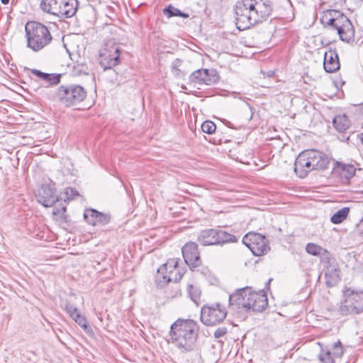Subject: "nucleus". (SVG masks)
Here are the masks:
<instances>
[{
    "mask_svg": "<svg viewBox=\"0 0 363 363\" xmlns=\"http://www.w3.org/2000/svg\"><path fill=\"white\" fill-rule=\"evenodd\" d=\"M32 145H33V143H30V140H28L26 143L24 141V146Z\"/></svg>",
    "mask_w": 363,
    "mask_h": 363,
    "instance_id": "a19ab883",
    "label": "nucleus"
},
{
    "mask_svg": "<svg viewBox=\"0 0 363 363\" xmlns=\"http://www.w3.org/2000/svg\"><path fill=\"white\" fill-rule=\"evenodd\" d=\"M334 29L337 30L341 40L350 43L353 40L354 30L350 19L339 11L336 12Z\"/></svg>",
    "mask_w": 363,
    "mask_h": 363,
    "instance_id": "f8f14e48",
    "label": "nucleus"
},
{
    "mask_svg": "<svg viewBox=\"0 0 363 363\" xmlns=\"http://www.w3.org/2000/svg\"><path fill=\"white\" fill-rule=\"evenodd\" d=\"M24 71L32 73L39 79H41L45 82L50 85L57 84L60 81V74L45 73L38 69H30L26 67H24Z\"/></svg>",
    "mask_w": 363,
    "mask_h": 363,
    "instance_id": "aec40b11",
    "label": "nucleus"
},
{
    "mask_svg": "<svg viewBox=\"0 0 363 363\" xmlns=\"http://www.w3.org/2000/svg\"><path fill=\"white\" fill-rule=\"evenodd\" d=\"M336 169L339 171L340 177L345 179L344 182H348L354 176L356 172V168L352 164L340 162H336Z\"/></svg>",
    "mask_w": 363,
    "mask_h": 363,
    "instance_id": "4be33fe9",
    "label": "nucleus"
},
{
    "mask_svg": "<svg viewBox=\"0 0 363 363\" xmlns=\"http://www.w3.org/2000/svg\"><path fill=\"white\" fill-rule=\"evenodd\" d=\"M76 323L79 324L82 328H83L84 330H86L89 328L88 321L86 318L79 314V313L76 315V316L73 318Z\"/></svg>",
    "mask_w": 363,
    "mask_h": 363,
    "instance_id": "f704fd0d",
    "label": "nucleus"
},
{
    "mask_svg": "<svg viewBox=\"0 0 363 363\" xmlns=\"http://www.w3.org/2000/svg\"><path fill=\"white\" fill-rule=\"evenodd\" d=\"M120 55V46L114 39H108L106 40L99 53V64L104 70L112 69L119 63Z\"/></svg>",
    "mask_w": 363,
    "mask_h": 363,
    "instance_id": "6e6552de",
    "label": "nucleus"
},
{
    "mask_svg": "<svg viewBox=\"0 0 363 363\" xmlns=\"http://www.w3.org/2000/svg\"><path fill=\"white\" fill-rule=\"evenodd\" d=\"M330 163L328 157L323 152L311 149L301 152L294 162V172L304 178L312 170H323Z\"/></svg>",
    "mask_w": 363,
    "mask_h": 363,
    "instance_id": "20e7f679",
    "label": "nucleus"
},
{
    "mask_svg": "<svg viewBox=\"0 0 363 363\" xmlns=\"http://www.w3.org/2000/svg\"><path fill=\"white\" fill-rule=\"evenodd\" d=\"M268 305L264 291L255 292L251 287L238 289L229 296V306L237 312H261Z\"/></svg>",
    "mask_w": 363,
    "mask_h": 363,
    "instance_id": "7ed1b4c3",
    "label": "nucleus"
},
{
    "mask_svg": "<svg viewBox=\"0 0 363 363\" xmlns=\"http://www.w3.org/2000/svg\"><path fill=\"white\" fill-rule=\"evenodd\" d=\"M27 47L35 52L50 43L52 38L45 25L37 21H28L24 26Z\"/></svg>",
    "mask_w": 363,
    "mask_h": 363,
    "instance_id": "39448f33",
    "label": "nucleus"
},
{
    "mask_svg": "<svg viewBox=\"0 0 363 363\" xmlns=\"http://www.w3.org/2000/svg\"><path fill=\"white\" fill-rule=\"evenodd\" d=\"M197 240L203 246H222L228 243L237 242L238 238L221 229L211 228L201 230L198 235Z\"/></svg>",
    "mask_w": 363,
    "mask_h": 363,
    "instance_id": "423d86ee",
    "label": "nucleus"
},
{
    "mask_svg": "<svg viewBox=\"0 0 363 363\" xmlns=\"http://www.w3.org/2000/svg\"><path fill=\"white\" fill-rule=\"evenodd\" d=\"M318 359L321 363H335V358L332 354V350L328 348H322L318 355Z\"/></svg>",
    "mask_w": 363,
    "mask_h": 363,
    "instance_id": "c756f323",
    "label": "nucleus"
},
{
    "mask_svg": "<svg viewBox=\"0 0 363 363\" xmlns=\"http://www.w3.org/2000/svg\"><path fill=\"white\" fill-rule=\"evenodd\" d=\"M322 264L325 267V283L328 286L333 287L335 286L340 281V270L335 259L323 257Z\"/></svg>",
    "mask_w": 363,
    "mask_h": 363,
    "instance_id": "4468645a",
    "label": "nucleus"
},
{
    "mask_svg": "<svg viewBox=\"0 0 363 363\" xmlns=\"http://www.w3.org/2000/svg\"><path fill=\"white\" fill-rule=\"evenodd\" d=\"M63 0H42L40 8L45 12L57 16L60 12Z\"/></svg>",
    "mask_w": 363,
    "mask_h": 363,
    "instance_id": "412c9836",
    "label": "nucleus"
},
{
    "mask_svg": "<svg viewBox=\"0 0 363 363\" xmlns=\"http://www.w3.org/2000/svg\"><path fill=\"white\" fill-rule=\"evenodd\" d=\"M99 211L93 208H87L84 211V218L90 225H96V218Z\"/></svg>",
    "mask_w": 363,
    "mask_h": 363,
    "instance_id": "c85d7f7f",
    "label": "nucleus"
},
{
    "mask_svg": "<svg viewBox=\"0 0 363 363\" xmlns=\"http://www.w3.org/2000/svg\"><path fill=\"white\" fill-rule=\"evenodd\" d=\"M187 291L190 298L198 306L200 302L201 294L200 289L192 284H189L187 286Z\"/></svg>",
    "mask_w": 363,
    "mask_h": 363,
    "instance_id": "bb28decb",
    "label": "nucleus"
},
{
    "mask_svg": "<svg viewBox=\"0 0 363 363\" xmlns=\"http://www.w3.org/2000/svg\"><path fill=\"white\" fill-rule=\"evenodd\" d=\"M65 310H66L67 313L72 318H74L76 316V315H77L79 313L77 308L68 302L66 303V304H65Z\"/></svg>",
    "mask_w": 363,
    "mask_h": 363,
    "instance_id": "e433bc0d",
    "label": "nucleus"
},
{
    "mask_svg": "<svg viewBox=\"0 0 363 363\" xmlns=\"http://www.w3.org/2000/svg\"><path fill=\"white\" fill-rule=\"evenodd\" d=\"M273 74H274V72H269L268 73V77H271V76H272V75H273Z\"/></svg>",
    "mask_w": 363,
    "mask_h": 363,
    "instance_id": "a18cd8bd",
    "label": "nucleus"
},
{
    "mask_svg": "<svg viewBox=\"0 0 363 363\" xmlns=\"http://www.w3.org/2000/svg\"><path fill=\"white\" fill-rule=\"evenodd\" d=\"M36 198L38 202L45 207L52 206L58 201V197L51 185H42L38 190Z\"/></svg>",
    "mask_w": 363,
    "mask_h": 363,
    "instance_id": "dca6fc26",
    "label": "nucleus"
},
{
    "mask_svg": "<svg viewBox=\"0 0 363 363\" xmlns=\"http://www.w3.org/2000/svg\"><path fill=\"white\" fill-rule=\"evenodd\" d=\"M337 10H328L323 13V15L320 18V22L325 27L326 26L328 21L333 19L332 16L333 15L337 16Z\"/></svg>",
    "mask_w": 363,
    "mask_h": 363,
    "instance_id": "473e14b6",
    "label": "nucleus"
},
{
    "mask_svg": "<svg viewBox=\"0 0 363 363\" xmlns=\"http://www.w3.org/2000/svg\"><path fill=\"white\" fill-rule=\"evenodd\" d=\"M242 242L255 256H262L270 250L266 237L258 233L250 232L247 233L242 238Z\"/></svg>",
    "mask_w": 363,
    "mask_h": 363,
    "instance_id": "9d476101",
    "label": "nucleus"
},
{
    "mask_svg": "<svg viewBox=\"0 0 363 363\" xmlns=\"http://www.w3.org/2000/svg\"><path fill=\"white\" fill-rule=\"evenodd\" d=\"M306 250L310 255L320 256L321 263L323 262V257H329L331 256L325 249L314 243H308L306 245Z\"/></svg>",
    "mask_w": 363,
    "mask_h": 363,
    "instance_id": "5701e85b",
    "label": "nucleus"
},
{
    "mask_svg": "<svg viewBox=\"0 0 363 363\" xmlns=\"http://www.w3.org/2000/svg\"><path fill=\"white\" fill-rule=\"evenodd\" d=\"M333 123L335 128L339 132H344L350 127V120L345 114L337 115L333 120Z\"/></svg>",
    "mask_w": 363,
    "mask_h": 363,
    "instance_id": "b1692460",
    "label": "nucleus"
},
{
    "mask_svg": "<svg viewBox=\"0 0 363 363\" xmlns=\"http://www.w3.org/2000/svg\"><path fill=\"white\" fill-rule=\"evenodd\" d=\"M163 13L168 18H171L173 16H179V17H182V18H188L189 17V14L183 13L182 11L174 7L172 5H169L168 6H167L163 10Z\"/></svg>",
    "mask_w": 363,
    "mask_h": 363,
    "instance_id": "cd10ccee",
    "label": "nucleus"
},
{
    "mask_svg": "<svg viewBox=\"0 0 363 363\" xmlns=\"http://www.w3.org/2000/svg\"><path fill=\"white\" fill-rule=\"evenodd\" d=\"M338 311L342 315L359 314L363 311V291L347 288Z\"/></svg>",
    "mask_w": 363,
    "mask_h": 363,
    "instance_id": "0eeeda50",
    "label": "nucleus"
},
{
    "mask_svg": "<svg viewBox=\"0 0 363 363\" xmlns=\"http://www.w3.org/2000/svg\"><path fill=\"white\" fill-rule=\"evenodd\" d=\"M61 211L62 213H65L66 211V207L65 206L62 207Z\"/></svg>",
    "mask_w": 363,
    "mask_h": 363,
    "instance_id": "c03bdc74",
    "label": "nucleus"
},
{
    "mask_svg": "<svg viewBox=\"0 0 363 363\" xmlns=\"http://www.w3.org/2000/svg\"><path fill=\"white\" fill-rule=\"evenodd\" d=\"M272 11L267 0L238 1L234 7L236 27L240 30H247L268 18Z\"/></svg>",
    "mask_w": 363,
    "mask_h": 363,
    "instance_id": "f257e3e1",
    "label": "nucleus"
},
{
    "mask_svg": "<svg viewBox=\"0 0 363 363\" xmlns=\"http://www.w3.org/2000/svg\"><path fill=\"white\" fill-rule=\"evenodd\" d=\"M218 79L219 76L215 69H199L189 76L191 83L208 86L216 84Z\"/></svg>",
    "mask_w": 363,
    "mask_h": 363,
    "instance_id": "ddd939ff",
    "label": "nucleus"
},
{
    "mask_svg": "<svg viewBox=\"0 0 363 363\" xmlns=\"http://www.w3.org/2000/svg\"><path fill=\"white\" fill-rule=\"evenodd\" d=\"M216 125L211 121H206L201 125V130L203 133L212 134L215 132Z\"/></svg>",
    "mask_w": 363,
    "mask_h": 363,
    "instance_id": "7c9ffc66",
    "label": "nucleus"
},
{
    "mask_svg": "<svg viewBox=\"0 0 363 363\" xmlns=\"http://www.w3.org/2000/svg\"><path fill=\"white\" fill-rule=\"evenodd\" d=\"M65 201H66L67 199L72 200V199H75L76 197L79 196V192L76 189L71 188V187H67L65 189Z\"/></svg>",
    "mask_w": 363,
    "mask_h": 363,
    "instance_id": "72a5a7b5",
    "label": "nucleus"
},
{
    "mask_svg": "<svg viewBox=\"0 0 363 363\" xmlns=\"http://www.w3.org/2000/svg\"><path fill=\"white\" fill-rule=\"evenodd\" d=\"M3 4H7L9 2V0H1Z\"/></svg>",
    "mask_w": 363,
    "mask_h": 363,
    "instance_id": "79ce46f5",
    "label": "nucleus"
},
{
    "mask_svg": "<svg viewBox=\"0 0 363 363\" xmlns=\"http://www.w3.org/2000/svg\"><path fill=\"white\" fill-rule=\"evenodd\" d=\"M323 67L328 73L335 72L340 69L339 58L335 51L330 50L325 53Z\"/></svg>",
    "mask_w": 363,
    "mask_h": 363,
    "instance_id": "f3484780",
    "label": "nucleus"
},
{
    "mask_svg": "<svg viewBox=\"0 0 363 363\" xmlns=\"http://www.w3.org/2000/svg\"><path fill=\"white\" fill-rule=\"evenodd\" d=\"M227 311L219 303L211 306L205 305L201 310V321L206 325L212 326L221 323L226 317Z\"/></svg>",
    "mask_w": 363,
    "mask_h": 363,
    "instance_id": "9b49d317",
    "label": "nucleus"
},
{
    "mask_svg": "<svg viewBox=\"0 0 363 363\" xmlns=\"http://www.w3.org/2000/svg\"><path fill=\"white\" fill-rule=\"evenodd\" d=\"M184 272L181 269L176 268L174 269V271H168L167 274H164L160 277V275H156V282L160 285L161 286H164L165 284H167L169 282L174 281L177 282L179 281L183 277Z\"/></svg>",
    "mask_w": 363,
    "mask_h": 363,
    "instance_id": "6ab92c4d",
    "label": "nucleus"
},
{
    "mask_svg": "<svg viewBox=\"0 0 363 363\" xmlns=\"http://www.w3.org/2000/svg\"><path fill=\"white\" fill-rule=\"evenodd\" d=\"M53 213L54 214H60V210L59 208H55L54 209Z\"/></svg>",
    "mask_w": 363,
    "mask_h": 363,
    "instance_id": "ea45409f",
    "label": "nucleus"
},
{
    "mask_svg": "<svg viewBox=\"0 0 363 363\" xmlns=\"http://www.w3.org/2000/svg\"><path fill=\"white\" fill-rule=\"evenodd\" d=\"M225 124L227 126L230 127V128H233V126H231V123H230V122H229V121H226V122L225 123Z\"/></svg>",
    "mask_w": 363,
    "mask_h": 363,
    "instance_id": "37998d69",
    "label": "nucleus"
},
{
    "mask_svg": "<svg viewBox=\"0 0 363 363\" xmlns=\"http://www.w3.org/2000/svg\"><path fill=\"white\" fill-rule=\"evenodd\" d=\"M335 17L336 16L333 15L332 16V20H330L329 21H328V23H326V26H330L331 28H334V25H335Z\"/></svg>",
    "mask_w": 363,
    "mask_h": 363,
    "instance_id": "58836bf2",
    "label": "nucleus"
},
{
    "mask_svg": "<svg viewBox=\"0 0 363 363\" xmlns=\"http://www.w3.org/2000/svg\"><path fill=\"white\" fill-rule=\"evenodd\" d=\"M96 218V225H104L109 223L111 217L109 215L99 212Z\"/></svg>",
    "mask_w": 363,
    "mask_h": 363,
    "instance_id": "c9c22d12",
    "label": "nucleus"
},
{
    "mask_svg": "<svg viewBox=\"0 0 363 363\" xmlns=\"http://www.w3.org/2000/svg\"><path fill=\"white\" fill-rule=\"evenodd\" d=\"M199 332L196 321L179 318L170 327L169 342L182 353L191 352L196 347Z\"/></svg>",
    "mask_w": 363,
    "mask_h": 363,
    "instance_id": "f03ea898",
    "label": "nucleus"
},
{
    "mask_svg": "<svg viewBox=\"0 0 363 363\" xmlns=\"http://www.w3.org/2000/svg\"><path fill=\"white\" fill-rule=\"evenodd\" d=\"M57 96L66 106L75 105L86 96V91L79 85L72 84L60 86L57 91Z\"/></svg>",
    "mask_w": 363,
    "mask_h": 363,
    "instance_id": "1a4fd4ad",
    "label": "nucleus"
},
{
    "mask_svg": "<svg viewBox=\"0 0 363 363\" xmlns=\"http://www.w3.org/2000/svg\"><path fill=\"white\" fill-rule=\"evenodd\" d=\"M182 252L184 261L190 269H192L201 264L198 245L196 242H189L186 243L182 247Z\"/></svg>",
    "mask_w": 363,
    "mask_h": 363,
    "instance_id": "2eb2a0df",
    "label": "nucleus"
},
{
    "mask_svg": "<svg viewBox=\"0 0 363 363\" xmlns=\"http://www.w3.org/2000/svg\"><path fill=\"white\" fill-rule=\"evenodd\" d=\"M63 4L60 6L61 11L57 13L59 18H71L74 16L78 9L77 0H63Z\"/></svg>",
    "mask_w": 363,
    "mask_h": 363,
    "instance_id": "a211bd4d",
    "label": "nucleus"
},
{
    "mask_svg": "<svg viewBox=\"0 0 363 363\" xmlns=\"http://www.w3.org/2000/svg\"><path fill=\"white\" fill-rule=\"evenodd\" d=\"M179 259H169L165 264L158 268L157 275H160L161 277L164 274H167L168 271H174L179 267Z\"/></svg>",
    "mask_w": 363,
    "mask_h": 363,
    "instance_id": "393cba45",
    "label": "nucleus"
},
{
    "mask_svg": "<svg viewBox=\"0 0 363 363\" xmlns=\"http://www.w3.org/2000/svg\"><path fill=\"white\" fill-rule=\"evenodd\" d=\"M227 333V329L225 327L218 328L214 332V337L216 338H220L224 336Z\"/></svg>",
    "mask_w": 363,
    "mask_h": 363,
    "instance_id": "4c0bfd02",
    "label": "nucleus"
},
{
    "mask_svg": "<svg viewBox=\"0 0 363 363\" xmlns=\"http://www.w3.org/2000/svg\"><path fill=\"white\" fill-rule=\"evenodd\" d=\"M349 213L350 208L348 207H344L331 216L330 221L334 224H340L347 218Z\"/></svg>",
    "mask_w": 363,
    "mask_h": 363,
    "instance_id": "a878e982",
    "label": "nucleus"
},
{
    "mask_svg": "<svg viewBox=\"0 0 363 363\" xmlns=\"http://www.w3.org/2000/svg\"><path fill=\"white\" fill-rule=\"evenodd\" d=\"M271 280H272L271 279H269V281H268V282L267 283V284H268V285H269V284H270Z\"/></svg>",
    "mask_w": 363,
    "mask_h": 363,
    "instance_id": "49530a36",
    "label": "nucleus"
},
{
    "mask_svg": "<svg viewBox=\"0 0 363 363\" xmlns=\"http://www.w3.org/2000/svg\"><path fill=\"white\" fill-rule=\"evenodd\" d=\"M332 354L334 358H340L343 354V349L340 341H337L333 345Z\"/></svg>",
    "mask_w": 363,
    "mask_h": 363,
    "instance_id": "2f4dec72",
    "label": "nucleus"
}]
</instances>
